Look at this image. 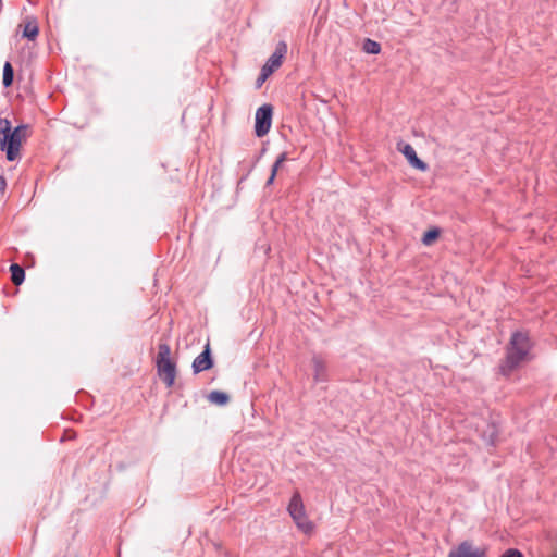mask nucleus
I'll return each instance as SVG.
<instances>
[{"instance_id": "nucleus-1", "label": "nucleus", "mask_w": 557, "mask_h": 557, "mask_svg": "<svg viewBox=\"0 0 557 557\" xmlns=\"http://www.w3.org/2000/svg\"><path fill=\"white\" fill-rule=\"evenodd\" d=\"M531 342L528 334L516 331L511 334L506 351V359L499 369L504 375L510 374L528 356Z\"/></svg>"}, {"instance_id": "nucleus-2", "label": "nucleus", "mask_w": 557, "mask_h": 557, "mask_svg": "<svg viewBox=\"0 0 557 557\" xmlns=\"http://www.w3.org/2000/svg\"><path fill=\"white\" fill-rule=\"evenodd\" d=\"M156 367L159 376L168 387L173 386L176 376V364L171 360V349L166 343L159 344Z\"/></svg>"}, {"instance_id": "nucleus-3", "label": "nucleus", "mask_w": 557, "mask_h": 557, "mask_svg": "<svg viewBox=\"0 0 557 557\" xmlns=\"http://www.w3.org/2000/svg\"><path fill=\"white\" fill-rule=\"evenodd\" d=\"M287 511L300 531L308 534L313 530V524L306 515L304 502L299 492H295L293 494L287 506Z\"/></svg>"}, {"instance_id": "nucleus-4", "label": "nucleus", "mask_w": 557, "mask_h": 557, "mask_svg": "<svg viewBox=\"0 0 557 557\" xmlns=\"http://www.w3.org/2000/svg\"><path fill=\"white\" fill-rule=\"evenodd\" d=\"M25 129L26 125H18L12 133L0 136V148L5 152L8 161H14L17 158L22 144V132Z\"/></svg>"}, {"instance_id": "nucleus-5", "label": "nucleus", "mask_w": 557, "mask_h": 557, "mask_svg": "<svg viewBox=\"0 0 557 557\" xmlns=\"http://www.w3.org/2000/svg\"><path fill=\"white\" fill-rule=\"evenodd\" d=\"M273 107L264 103L259 107L255 115V134L257 137L265 136L272 125Z\"/></svg>"}, {"instance_id": "nucleus-6", "label": "nucleus", "mask_w": 557, "mask_h": 557, "mask_svg": "<svg viewBox=\"0 0 557 557\" xmlns=\"http://www.w3.org/2000/svg\"><path fill=\"white\" fill-rule=\"evenodd\" d=\"M287 52V45L284 41H280L274 52L269 57L267 62L261 67L264 73L272 74L282 64L283 58Z\"/></svg>"}, {"instance_id": "nucleus-7", "label": "nucleus", "mask_w": 557, "mask_h": 557, "mask_svg": "<svg viewBox=\"0 0 557 557\" xmlns=\"http://www.w3.org/2000/svg\"><path fill=\"white\" fill-rule=\"evenodd\" d=\"M213 367L210 344L207 343L203 350L194 359L191 368L195 374L207 371Z\"/></svg>"}, {"instance_id": "nucleus-8", "label": "nucleus", "mask_w": 557, "mask_h": 557, "mask_svg": "<svg viewBox=\"0 0 557 557\" xmlns=\"http://www.w3.org/2000/svg\"><path fill=\"white\" fill-rule=\"evenodd\" d=\"M398 150L406 157L408 163L419 171L425 172L428 170V164L418 158L414 148L410 144H406L400 141L398 144Z\"/></svg>"}, {"instance_id": "nucleus-9", "label": "nucleus", "mask_w": 557, "mask_h": 557, "mask_svg": "<svg viewBox=\"0 0 557 557\" xmlns=\"http://www.w3.org/2000/svg\"><path fill=\"white\" fill-rule=\"evenodd\" d=\"M485 550L473 547L469 541L461 542L457 547L453 548L447 557H484Z\"/></svg>"}, {"instance_id": "nucleus-10", "label": "nucleus", "mask_w": 557, "mask_h": 557, "mask_svg": "<svg viewBox=\"0 0 557 557\" xmlns=\"http://www.w3.org/2000/svg\"><path fill=\"white\" fill-rule=\"evenodd\" d=\"M313 363V380L315 383L325 382L327 380V368L324 361L318 357L313 356L312 358Z\"/></svg>"}, {"instance_id": "nucleus-11", "label": "nucleus", "mask_w": 557, "mask_h": 557, "mask_svg": "<svg viewBox=\"0 0 557 557\" xmlns=\"http://www.w3.org/2000/svg\"><path fill=\"white\" fill-rule=\"evenodd\" d=\"M11 280L15 285H21L25 280V270L17 263L10 265Z\"/></svg>"}, {"instance_id": "nucleus-12", "label": "nucleus", "mask_w": 557, "mask_h": 557, "mask_svg": "<svg viewBox=\"0 0 557 557\" xmlns=\"http://www.w3.org/2000/svg\"><path fill=\"white\" fill-rule=\"evenodd\" d=\"M208 399L212 404H215V405H219V406H224V405H226L228 403L230 396L225 392H222V391H212L208 395Z\"/></svg>"}, {"instance_id": "nucleus-13", "label": "nucleus", "mask_w": 557, "mask_h": 557, "mask_svg": "<svg viewBox=\"0 0 557 557\" xmlns=\"http://www.w3.org/2000/svg\"><path fill=\"white\" fill-rule=\"evenodd\" d=\"M38 33L39 28L35 18L26 23L24 26L23 36L28 40H35L38 36Z\"/></svg>"}, {"instance_id": "nucleus-14", "label": "nucleus", "mask_w": 557, "mask_h": 557, "mask_svg": "<svg viewBox=\"0 0 557 557\" xmlns=\"http://www.w3.org/2000/svg\"><path fill=\"white\" fill-rule=\"evenodd\" d=\"M14 78V70L9 61H7L3 65V76L2 83L4 87H9L12 85Z\"/></svg>"}, {"instance_id": "nucleus-15", "label": "nucleus", "mask_w": 557, "mask_h": 557, "mask_svg": "<svg viewBox=\"0 0 557 557\" xmlns=\"http://www.w3.org/2000/svg\"><path fill=\"white\" fill-rule=\"evenodd\" d=\"M362 49L364 52H367L369 54H377L381 51V45L375 40L367 38L363 41Z\"/></svg>"}, {"instance_id": "nucleus-16", "label": "nucleus", "mask_w": 557, "mask_h": 557, "mask_svg": "<svg viewBox=\"0 0 557 557\" xmlns=\"http://www.w3.org/2000/svg\"><path fill=\"white\" fill-rule=\"evenodd\" d=\"M440 236V230L437 227H432L428 230L422 237V243L426 246L431 245L435 242Z\"/></svg>"}, {"instance_id": "nucleus-17", "label": "nucleus", "mask_w": 557, "mask_h": 557, "mask_svg": "<svg viewBox=\"0 0 557 557\" xmlns=\"http://www.w3.org/2000/svg\"><path fill=\"white\" fill-rule=\"evenodd\" d=\"M287 159V153L286 152H282L277 159L275 160L274 164L272 165V169H271V174H273V176H276V173L281 166V164Z\"/></svg>"}, {"instance_id": "nucleus-18", "label": "nucleus", "mask_w": 557, "mask_h": 557, "mask_svg": "<svg viewBox=\"0 0 557 557\" xmlns=\"http://www.w3.org/2000/svg\"><path fill=\"white\" fill-rule=\"evenodd\" d=\"M11 122L8 119H0V136L12 133Z\"/></svg>"}, {"instance_id": "nucleus-19", "label": "nucleus", "mask_w": 557, "mask_h": 557, "mask_svg": "<svg viewBox=\"0 0 557 557\" xmlns=\"http://www.w3.org/2000/svg\"><path fill=\"white\" fill-rule=\"evenodd\" d=\"M269 76L270 74L264 73V71L261 69L260 74L256 81V88H260Z\"/></svg>"}, {"instance_id": "nucleus-20", "label": "nucleus", "mask_w": 557, "mask_h": 557, "mask_svg": "<svg viewBox=\"0 0 557 557\" xmlns=\"http://www.w3.org/2000/svg\"><path fill=\"white\" fill-rule=\"evenodd\" d=\"M500 557H522V553L516 548H509Z\"/></svg>"}, {"instance_id": "nucleus-21", "label": "nucleus", "mask_w": 557, "mask_h": 557, "mask_svg": "<svg viewBox=\"0 0 557 557\" xmlns=\"http://www.w3.org/2000/svg\"><path fill=\"white\" fill-rule=\"evenodd\" d=\"M495 437H496L495 426H492L491 435H490L488 437L484 436V438L486 440V443H487V444H490V445H494V443H495Z\"/></svg>"}, {"instance_id": "nucleus-22", "label": "nucleus", "mask_w": 557, "mask_h": 557, "mask_svg": "<svg viewBox=\"0 0 557 557\" xmlns=\"http://www.w3.org/2000/svg\"><path fill=\"white\" fill-rule=\"evenodd\" d=\"M5 186H7V183H5L4 177L0 175V191L4 190Z\"/></svg>"}, {"instance_id": "nucleus-23", "label": "nucleus", "mask_w": 557, "mask_h": 557, "mask_svg": "<svg viewBox=\"0 0 557 557\" xmlns=\"http://www.w3.org/2000/svg\"><path fill=\"white\" fill-rule=\"evenodd\" d=\"M274 180H275V176H273V174H271V175H270V177L268 178V181H267L265 185H267V186L272 185V184H273V182H274Z\"/></svg>"}, {"instance_id": "nucleus-24", "label": "nucleus", "mask_w": 557, "mask_h": 557, "mask_svg": "<svg viewBox=\"0 0 557 557\" xmlns=\"http://www.w3.org/2000/svg\"><path fill=\"white\" fill-rule=\"evenodd\" d=\"M554 557H557V555H555Z\"/></svg>"}]
</instances>
